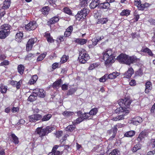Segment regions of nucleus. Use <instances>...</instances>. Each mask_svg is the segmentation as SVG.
<instances>
[{
	"mask_svg": "<svg viewBox=\"0 0 155 155\" xmlns=\"http://www.w3.org/2000/svg\"><path fill=\"white\" fill-rule=\"evenodd\" d=\"M37 41V39L35 38L29 39L26 45V50L27 51H29L31 50L33 47L34 44L36 43Z\"/></svg>",
	"mask_w": 155,
	"mask_h": 155,
	"instance_id": "7",
	"label": "nucleus"
},
{
	"mask_svg": "<svg viewBox=\"0 0 155 155\" xmlns=\"http://www.w3.org/2000/svg\"><path fill=\"white\" fill-rule=\"evenodd\" d=\"M89 10L85 7L80 11L78 12V14L76 15L75 17L77 20L81 21L83 20L89 12Z\"/></svg>",
	"mask_w": 155,
	"mask_h": 155,
	"instance_id": "4",
	"label": "nucleus"
},
{
	"mask_svg": "<svg viewBox=\"0 0 155 155\" xmlns=\"http://www.w3.org/2000/svg\"><path fill=\"white\" fill-rule=\"evenodd\" d=\"M103 58L106 64L114 63L115 60L116 52L111 49H108L103 53Z\"/></svg>",
	"mask_w": 155,
	"mask_h": 155,
	"instance_id": "1",
	"label": "nucleus"
},
{
	"mask_svg": "<svg viewBox=\"0 0 155 155\" xmlns=\"http://www.w3.org/2000/svg\"><path fill=\"white\" fill-rule=\"evenodd\" d=\"M22 81L21 80H20L18 82H17L16 81V85L15 87L16 88L18 89H19L20 88V87L21 86V84H22Z\"/></svg>",
	"mask_w": 155,
	"mask_h": 155,
	"instance_id": "49",
	"label": "nucleus"
},
{
	"mask_svg": "<svg viewBox=\"0 0 155 155\" xmlns=\"http://www.w3.org/2000/svg\"><path fill=\"white\" fill-rule=\"evenodd\" d=\"M143 73L142 70L140 68L139 69L138 71H137L136 72V74L137 76H141L143 74Z\"/></svg>",
	"mask_w": 155,
	"mask_h": 155,
	"instance_id": "53",
	"label": "nucleus"
},
{
	"mask_svg": "<svg viewBox=\"0 0 155 155\" xmlns=\"http://www.w3.org/2000/svg\"><path fill=\"white\" fill-rule=\"evenodd\" d=\"M84 120L83 118L82 117H79L78 118L76 121H74L72 122L73 124L74 125H76L80 123V122H82Z\"/></svg>",
	"mask_w": 155,
	"mask_h": 155,
	"instance_id": "42",
	"label": "nucleus"
},
{
	"mask_svg": "<svg viewBox=\"0 0 155 155\" xmlns=\"http://www.w3.org/2000/svg\"><path fill=\"white\" fill-rule=\"evenodd\" d=\"M23 36V34L22 33L19 32V33H17L15 35L16 41L18 42H21Z\"/></svg>",
	"mask_w": 155,
	"mask_h": 155,
	"instance_id": "22",
	"label": "nucleus"
},
{
	"mask_svg": "<svg viewBox=\"0 0 155 155\" xmlns=\"http://www.w3.org/2000/svg\"><path fill=\"white\" fill-rule=\"evenodd\" d=\"M135 134V132L134 130H130L126 132L124 134V136L127 137H132Z\"/></svg>",
	"mask_w": 155,
	"mask_h": 155,
	"instance_id": "26",
	"label": "nucleus"
},
{
	"mask_svg": "<svg viewBox=\"0 0 155 155\" xmlns=\"http://www.w3.org/2000/svg\"><path fill=\"white\" fill-rule=\"evenodd\" d=\"M19 111V108L18 107H13L12 109V111L13 113H16Z\"/></svg>",
	"mask_w": 155,
	"mask_h": 155,
	"instance_id": "58",
	"label": "nucleus"
},
{
	"mask_svg": "<svg viewBox=\"0 0 155 155\" xmlns=\"http://www.w3.org/2000/svg\"><path fill=\"white\" fill-rule=\"evenodd\" d=\"M91 0H79V5L80 7H85L88 5V2Z\"/></svg>",
	"mask_w": 155,
	"mask_h": 155,
	"instance_id": "20",
	"label": "nucleus"
},
{
	"mask_svg": "<svg viewBox=\"0 0 155 155\" xmlns=\"http://www.w3.org/2000/svg\"><path fill=\"white\" fill-rule=\"evenodd\" d=\"M11 137L12 138L13 142L15 144H18L19 143V141L18 138L14 134H12Z\"/></svg>",
	"mask_w": 155,
	"mask_h": 155,
	"instance_id": "36",
	"label": "nucleus"
},
{
	"mask_svg": "<svg viewBox=\"0 0 155 155\" xmlns=\"http://www.w3.org/2000/svg\"><path fill=\"white\" fill-rule=\"evenodd\" d=\"M59 20V18L58 17L55 16L51 18L49 21L50 24H54L57 22Z\"/></svg>",
	"mask_w": 155,
	"mask_h": 155,
	"instance_id": "35",
	"label": "nucleus"
},
{
	"mask_svg": "<svg viewBox=\"0 0 155 155\" xmlns=\"http://www.w3.org/2000/svg\"><path fill=\"white\" fill-rule=\"evenodd\" d=\"M87 40L85 39L77 38L75 40V42L81 45H83L86 44L87 42Z\"/></svg>",
	"mask_w": 155,
	"mask_h": 155,
	"instance_id": "25",
	"label": "nucleus"
},
{
	"mask_svg": "<svg viewBox=\"0 0 155 155\" xmlns=\"http://www.w3.org/2000/svg\"><path fill=\"white\" fill-rule=\"evenodd\" d=\"M149 132V131L148 130H144L141 132L140 134H142L141 136H143L144 138L145 136L148 135Z\"/></svg>",
	"mask_w": 155,
	"mask_h": 155,
	"instance_id": "46",
	"label": "nucleus"
},
{
	"mask_svg": "<svg viewBox=\"0 0 155 155\" xmlns=\"http://www.w3.org/2000/svg\"><path fill=\"white\" fill-rule=\"evenodd\" d=\"M145 86V92L146 93H148L150 90H151L152 88L151 83L150 81H147L146 83Z\"/></svg>",
	"mask_w": 155,
	"mask_h": 155,
	"instance_id": "19",
	"label": "nucleus"
},
{
	"mask_svg": "<svg viewBox=\"0 0 155 155\" xmlns=\"http://www.w3.org/2000/svg\"><path fill=\"white\" fill-rule=\"evenodd\" d=\"M98 66L97 63H93L91 64L89 67V70H92Z\"/></svg>",
	"mask_w": 155,
	"mask_h": 155,
	"instance_id": "47",
	"label": "nucleus"
},
{
	"mask_svg": "<svg viewBox=\"0 0 155 155\" xmlns=\"http://www.w3.org/2000/svg\"><path fill=\"white\" fill-rule=\"evenodd\" d=\"M148 21L151 25H155V19L152 18L150 19Z\"/></svg>",
	"mask_w": 155,
	"mask_h": 155,
	"instance_id": "63",
	"label": "nucleus"
},
{
	"mask_svg": "<svg viewBox=\"0 0 155 155\" xmlns=\"http://www.w3.org/2000/svg\"><path fill=\"white\" fill-rule=\"evenodd\" d=\"M128 56L125 54H121L116 58L119 62L128 64Z\"/></svg>",
	"mask_w": 155,
	"mask_h": 155,
	"instance_id": "5",
	"label": "nucleus"
},
{
	"mask_svg": "<svg viewBox=\"0 0 155 155\" xmlns=\"http://www.w3.org/2000/svg\"><path fill=\"white\" fill-rule=\"evenodd\" d=\"M100 5L99 1L98 0H94L92 1L90 5V7L91 9H94L96 7Z\"/></svg>",
	"mask_w": 155,
	"mask_h": 155,
	"instance_id": "14",
	"label": "nucleus"
},
{
	"mask_svg": "<svg viewBox=\"0 0 155 155\" xmlns=\"http://www.w3.org/2000/svg\"><path fill=\"white\" fill-rule=\"evenodd\" d=\"M64 36H60L58 38H57V40L58 41H60V42L63 41H64Z\"/></svg>",
	"mask_w": 155,
	"mask_h": 155,
	"instance_id": "61",
	"label": "nucleus"
},
{
	"mask_svg": "<svg viewBox=\"0 0 155 155\" xmlns=\"http://www.w3.org/2000/svg\"><path fill=\"white\" fill-rule=\"evenodd\" d=\"M9 35L7 33L2 30L0 31V38L5 39Z\"/></svg>",
	"mask_w": 155,
	"mask_h": 155,
	"instance_id": "27",
	"label": "nucleus"
},
{
	"mask_svg": "<svg viewBox=\"0 0 155 155\" xmlns=\"http://www.w3.org/2000/svg\"><path fill=\"white\" fill-rule=\"evenodd\" d=\"M51 114H47L43 116L41 118V120L42 121H46L49 120L51 117Z\"/></svg>",
	"mask_w": 155,
	"mask_h": 155,
	"instance_id": "30",
	"label": "nucleus"
},
{
	"mask_svg": "<svg viewBox=\"0 0 155 155\" xmlns=\"http://www.w3.org/2000/svg\"><path fill=\"white\" fill-rule=\"evenodd\" d=\"M97 111L98 109L97 108H94L90 111L89 113L91 115H94L96 114Z\"/></svg>",
	"mask_w": 155,
	"mask_h": 155,
	"instance_id": "41",
	"label": "nucleus"
},
{
	"mask_svg": "<svg viewBox=\"0 0 155 155\" xmlns=\"http://www.w3.org/2000/svg\"><path fill=\"white\" fill-rule=\"evenodd\" d=\"M33 93L37 96L41 98L44 97L45 95V92L42 89L36 88L33 90Z\"/></svg>",
	"mask_w": 155,
	"mask_h": 155,
	"instance_id": "8",
	"label": "nucleus"
},
{
	"mask_svg": "<svg viewBox=\"0 0 155 155\" xmlns=\"http://www.w3.org/2000/svg\"><path fill=\"white\" fill-rule=\"evenodd\" d=\"M141 51L143 52L147 53L150 56L153 57L154 55L151 50L147 48H143L141 50Z\"/></svg>",
	"mask_w": 155,
	"mask_h": 155,
	"instance_id": "17",
	"label": "nucleus"
},
{
	"mask_svg": "<svg viewBox=\"0 0 155 155\" xmlns=\"http://www.w3.org/2000/svg\"><path fill=\"white\" fill-rule=\"evenodd\" d=\"M7 90L6 86H4L3 85H0V91L2 93H5L6 92Z\"/></svg>",
	"mask_w": 155,
	"mask_h": 155,
	"instance_id": "39",
	"label": "nucleus"
},
{
	"mask_svg": "<svg viewBox=\"0 0 155 155\" xmlns=\"http://www.w3.org/2000/svg\"><path fill=\"white\" fill-rule=\"evenodd\" d=\"M74 114L73 112L65 111H64L63 113V115L65 117H69L71 116Z\"/></svg>",
	"mask_w": 155,
	"mask_h": 155,
	"instance_id": "33",
	"label": "nucleus"
},
{
	"mask_svg": "<svg viewBox=\"0 0 155 155\" xmlns=\"http://www.w3.org/2000/svg\"><path fill=\"white\" fill-rule=\"evenodd\" d=\"M124 99H121L119 100L118 101V103L119 105V106H123L124 105Z\"/></svg>",
	"mask_w": 155,
	"mask_h": 155,
	"instance_id": "57",
	"label": "nucleus"
},
{
	"mask_svg": "<svg viewBox=\"0 0 155 155\" xmlns=\"http://www.w3.org/2000/svg\"><path fill=\"white\" fill-rule=\"evenodd\" d=\"M24 69V66L22 64H20L18 67V71L19 74L22 75L23 74Z\"/></svg>",
	"mask_w": 155,
	"mask_h": 155,
	"instance_id": "29",
	"label": "nucleus"
},
{
	"mask_svg": "<svg viewBox=\"0 0 155 155\" xmlns=\"http://www.w3.org/2000/svg\"><path fill=\"white\" fill-rule=\"evenodd\" d=\"M62 83L61 79H58L53 83L52 87L54 89H58L60 87Z\"/></svg>",
	"mask_w": 155,
	"mask_h": 155,
	"instance_id": "13",
	"label": "nucleus"
},
{
	"mask_svg": "<svg viewBox=\"0 0 155 155\" xmlns=\"http://www.w3.org/2000/svg\"><path fill=\"white\" fill-rule=\"evenodd\" d=\"M90 57L84 49L81 50L79 52L78 60L82 64H84L89 59Z\"/></svg>",
	"mask_w": 155,
	"mask_h": 155,
	"instance_id": "3",
	"label": "nucleus"
},
{
	"mask_svg": "<svg viewBox=\"0 0 155 155\" xmlns=\"http://www.w3.org/2000/svg\"><path fill=\"white\" fill-rule=\"evenodd\" d=\"M141 148V145L140 144H137L135 145L133 148L132 150L133 152H135L137 150L140 149Z\"/></svg>",
	"mask_w": 155,
	"mask_h": 155,
	"instance_id": "40",
	"label": "nucleus"
},
{
	"mask_svg": "<svg viewBox=\"0 0 155 155\" xmlns=\"http://www.w3.org/2000/svg\"><path fill=\"white\" fill-rule=\"evenodd\" d=\"M134 73V71L133 69L131 68H129L127 72L125 73L124 75L126 78H129Z\"/></svg>",
	"mask_w": 155,
	"mask_h": 155,
	"instance_id": "16",
	"label": "nucleus"
},
{
	"mask_svg": "<svg viewBox=\"0 0 155 155\" xmlns=\"http://www.w3.org/2000/svg\"><path fill=\"white\" fill-rule=\"evenodd\" d=\"M76 91V89L75 88H71L69 90L68 92V95H71L73 94V93H74Z\"/></svg>",
	"mask_w": 155,
	"mask_h": 155,
	"instance_id": "51",
	"label": "nucleus"
},
{
	"mask_svg": "<svg viewBox=\"0 0 155 155\" xmlns=\"http://www.w3.org/2000/svg\"><path fill=\"white\" fill-rule=\"evenodd\" d=\"M110 5L108 2H104L100 4L98 8L101 9H108L110 8Z\"/></svg>",
	"mask_w": 155,
	"mask_h": 155,
	"instance_id": "15",
	"label": "nucleus"
},
{
	"mask_svg": "<svg viewBox=\"0 0 155 155\" xmlns=\"http://www.w3.org/2000/svg\"><path fill=\"white\" fill-rule=\"evenodd\" d=\"M107 79V74H106L101 78H100L99 81L100 82H103L105 81Z\"/></svg>",
	"mask_w": 155,
	"mask_h": 155,
	"instance_id": "48",
	"label": "nucleus"
},
{
	"mask_svg": "<svg viewBox=\"0 0 155 155\" xmlns=\"http://www.w3.org/2000/svg\"><path fill=\"white\" fill-rule=\"evenodd\" d=\"M124 105L126 107H128L131 103V101L128 98H125L124 99Z\"/></svg>",
	"mask_w": 155,
	"mask_h": 155,
	"instance_id": "31",
	"label": "nucleus"
},
{
	"mask_svg": "<svg viewBox=\"0 0 155 155\" xmlns=\"http://www.w3.org/2000/svg\"><path fill=\"white\" fill-rule=\"evenodd\" d=\"M29 118L30 121L35 122L41 119L42 117L40 114H35L29 116Z\"/></svg>",
	"mask_w": 155,
	"mask_h": 155,
	"instance_id": "11",
	"label": "nucleus"
},
{
	"mask_svg": "<svg viewBox=\"0 0 155 155\" xmlns=\"http://www.w3.org/2000/svg\"><path fill=\"white\" fill-rule=\"evenodd\" d=\"M139 10H143L144 9L143 4H141V3L138 5L137 6Z\"/></svg>",
	"mask_w": 155,
	"mask_h": 155,
	"instance_id": "54",
	"label": "nucleus"
},
{
	"mask_svg": "<svg viewBox=\"0 0 155 155\" xmlns=\"http://www.w3.org/2000/svg\"><path fill=\"white\" fill-rule=\"evenodd\" d=\"M68 56L65 55H63L61 58V62L62 63L65 62L68 59Z\"/></svg>",
	"mask_w": 155,
	"mask_h": 155,
	"instance_id": "44",
	"label": "nucleus"
},
{
	"mask_svg": "<svg viewBox=\"0 0 155 155\" xmlns=\"http://www.w3.org/2000/svg\"><path fill=\"white\" fill-rule=\"evenodd\" d=\"M130 11L129 10H122V12L120 13V15L122 16H127L130 15Z\"/></svg>",
	"mask_w": 155,
	"mask_h": 155,
	"instance_id": "28",
	"label": "nucleus"
},
{
	"mask_svg": "<svg viewBox=\"0 0 155 155\" xmlns=\"http://www.w3.org/2000/svg\"><path fill=\"white\" fill-rule=\"evenodd\" d=\"M90 115L89 113H85L82 114L81 116L82 118H83V120H84L87 119H91V117H90Z\"/></svg>",
	"mask_w": 155,
	"mask_h": 155,
	"instance_id": "38",
	"label": "nucleus"
},
{
	"mask_svg": "<svg viewBox=\"0 0 155 155\" xmlns=\"http://www.w3.org/2000/svg\"><path fill=\"white\" fill-rule=\"evenodd\" d=\"M120 151L117 149H115L113 150L108 155H120Z\"/></svg>",
	"mask_w": 155,
	"mask_h": 155,
	"instance_id": "37",
	"label": "nucleus"
},
{
	"mask_svg": "<svg viewBox=\"0 0 155 155\" xmlns=\"http://www.w3.org/2000/svg\"><path fill=\"white\" fill-rule=\"evenodd\" d=\"M0 28L1 30L6 32L9 35L11 32L10 30L12 29L11 26L7 24H5L2 25L1 26Z\"/></svg>",
	"mask_w": 155,
	"mask_h": 155,
	"instance_id": "9",
	"label": "nucleus"
},
{
	"mask_svg": "<svg viewBox=\"0 0 155 155\" xmlns=\"http://www.w3.org/2000/svg\"><path fill=\"white\" fill-rule=\"evenodd\" d=\"M75 125L73 124V125H71L68 126L66 128V130L69 132L72 131L75 127Z\"/></svg>",
	"mask_w": 155,
	"mask_h": 155,
	"instance_id": "32",
	"label": "nucleus"
},
{
	"mask_svg": "<svg viewBox=\"0 0 155 155\" xmlns=\"http://www.w3.org/2000/svg\"><path fill=\"white\" fill-rule=\"evenodd\" d=\"M141 134H140L137 138V140L138 142H140L141 141L144 139V137L141 136Z\"/></svg>",
	"mask_w": 155,
	"mask_h": 155,
	"instance_id": "52",
	"label": "nucleus"
},
{
	"mask_svg": "<svg viewBox=\"0 0 155 155\" xmlns=\"http://www.w3.org/2000/svg\"><path fill=\"white\" fill-rule=\"evenodd\" d=\"M42 128V127H38L35 131V133L38 134L40 137L47 135L48 133L54 130V127L52 126H47L43 129Z\"/></svg>",
	"mask_w": 155,
	"mask_h": 155,
	"instance_id": "2",
	"label": "nucleus"
},
{
	"mask_svg": "<svg viewBox=\"0 0 155 155\" xmlns=\"http://www.w3.org/2000/svg\"><path fill=\"white\" fill-rule=\"evenodd\" d=\"M37 95L33 93V92L32 94L28 98V101L30 102H33L37 99Z\"/></svg>",
	"mask_w": 155,
	"mask_h": 155,
	"instance_id": "24",
	"label": "nucleus"
},
{
	"mask_svg": "<svg viewBox=\"0 0 155 155\" xmlns=\"http://www.w3.org/2000/svg\"><path fill=\"white\" fill-rule=\"evenodd\" d=\"M127 114L125 113L122 114L121 115H118L117 116V118L119 120H120L123 119L124 118V117Z\"/></svg>",
	"mask_w": 155,
	"mask_h": 155,
	"instance_id": "55",
	"label": "nucleus"
},
{
	"mask_svg": "<svg viewBox=\"0 0 155 155\" xmlns=\"http://www.w3.org/2000/svg\"><path fill=\"white\" fill-rule=\"evenodd\" d=\"M68 85L66 84H64L61 86L62 90L65 91L68 89Z\"/></svg>",
	"mask_w": 155,
	"mask_h": 155,
	"instance_id": "62",
	"label": "nucleus"
},
{
	"mask_svg": "<svg viewBox=\"0 0 155 155\" xmlns=\"http://www.w3.org/2000/svg\"><path fill=\"white\" fill-rule=\"evenodd\" d=\"M111 130H112L113 133L116 134L117 131V126H114V127L112 128V129Z\"/></svg>",
	"mask_w": 155,
	"mask_h": 155,
	"instance_id": "60",
	"label": "nucleus"
},
{
	"mask_svg": "<svg viewBox=\"0 0 155 155\" xmlns=\"http://www.w3.org/2000/svg\"><path fill=\"white\" fill-rule=\"evenodd\" d=\"M11 3V0H5L2 7V8L4 10L8 9L10 7Z\"/></svg>",
	"mask_w": 155,
	"mask_h": 155,
	"instance_id": "18",
	"label": "nucleus"
},
{
	"mask_svg": "<svg viewBox=\"0 0 155 155\" xmlns=\"http://www.w3.org/2000/svg\"><path fill=\"white\" fill-rule=\"evenodd\" d=\"M56 1V0H49V3L50 5H53L54 7H55L56 5L55 4V2Z\"/></svg>",
	"mask_w": 155,
	"mask_h": 155,
	"instance_id": "56",
	"label": "nucleus"
},
{
	"mask_svg": "<svg viewBox=\"0 0 155 155\" xmlns=\"http://www.w3.org/2000/svg\"><path fill=\"white\" fill-rule=\"evenodd\" d=\"M119 75V73L117 72H113L108 75L107 74V79H112L116 78Z\"/></svg>",
	"mask_w": 155,
	"mask_h": 155,
	"instance_id": "21",
	"label": "nucleus"
},
{
	"mask_svg": "<svg viewBox=\"0 0 155 155\" xmlns=\"http://www.w3.org/2000/svg\"><path fill=\"white\" fill-rule=\"evenodd\" d=\"M37 26V25L36 22L35 21H32L25 25V28L26 30L30 31L34 30Z\"/></svg>",
	"mask_w": 155,
	"mask_h": 155,
	"instance_id": "6",
	"label": "nucleus"
},
{
	"mask_svg": "<svg viewBox=\"0 0 155 155\" xmlns=\"http://www.w3.org/2000/svg\"><path fill=\"white\" fill-rule=\"evenodd\" d=\"M150 111L151 113L155 114V103L152 107L150 110Z\"/></svg>",
	"mask_w": 155,
	"mask_h": 155,
	"instance_id": "64",
	"label": "nucleus"
},
{
	"mask_svg": "<svg viewBox=\"0 0 155 155\" xmlns=\"http://www.w3.org/2000/svg\"><path fill=\"white\" fill-rule=\"evenodd\" d=\"M140 59L137 58L135 56L129 57L128 61V65H130L131 63L135 62H138L140 61Z\"/></svg>",
	"mask_w": 155,
	"mask_h": 155,
	"instance_id": "12",
	"label": "nucleus"
},
{
	"mask_svg": "<svg viewBox=\"0 0 155 155\" xmlns=\"http://www.w3.org/2000/svg\"><path fill=\"white\" fill-rule=\"evenodd\" d=\"M45 37L46 38L48 42L52 43L54 42V39L51 36L49 33H45Z\"/></svg>",
	"mask_w": 155,
	"mask_h": 155,
	"instance_id": "23",
	"label": "nucleus"
},
{
	"mask_svg": "<svg viewBox=\"0 0 155 155\" xmlns=\"http://www.w3.org/2000/svg\"><path fill=\"white\" fill-rule=\"evenodd\" d=\"M46 54V52L41 54L37 58V61H40L42 60L45 57Z\"/></svg>",
	"mask_w": 155,
	"mask_h": 155,
	"instance_id": "43",
	"label": "nucleus"
},
{
	"mask_svg": "<svg viewBox=\"0 0 155 155\" xmlns=\"http://www.w3.org/2000/svg\"><path fill=\"white\" fill-rule=\"evenodd\" d=\"M9 64V61H8L7 60H5V61L2 62L1 63V65H8Z\"/></svg>",
	"mask_w": 155,
	"mask_h": 155,
	"instance_id": "59",
	"label": "nucleus"
},
{
	"mask_svg": "<svg viewBox=\"0 0 155 155\" xmlns=\"http://www.w3.org/2000/svg\"><path fill=\"white\" fill-rule=\"evenodd\" d=\"M115 113L117 114H120L122 113L123 114H127L129 113V111L126 108L120 106L116 109L115 111Z\"/></svg>",
	"mask_w": 155,
	"mask_h": 155,
	"instance_id": "10",
	"label": "nucleus"
},
{
	"mask_svg": "<svg viewBox=\"0 0 155 155\" xmlns=\"http://www.w3.org/2000/svg\"><path fill=\"white\" fill-rule=\"evenodd\" d=\"M49 10V7L48 6L44 7L41 9V12L44 15L47 14Z\"/></svg>",
	"mask_w": 155,
	"mask_h": 155,
	"instance_id": "34",
	"label": "nucleus"
},
{
	"mask_svg": "<svg viewBox=\"0 0 155 155\" xmlns=\"http://www.w3.org/2000/svg\"><path fill=\"white\" fill-rule=\"evenodd\" d=\"M64 12L69 15H71V10L68 8H65L64 9Z\"/></svg>",
	"mask_w": 155,
	"mask_h": 155,
	"instance_id": "50",
	"label": "nucleus"
},
{
	"mask_svg": "<svg viewBox=\"0 0 155 155\" xmlns=\"http://www.w3.org/2000/svg\"><path fill=\"white\" fill-rule=\"evenodd\" d=\"M108 19L107 18H101L100 21H98V23H101L102 24L106 23L108 21Z\"/></svg>",
	"mask_w": 155,
	"mask_h": 155,
	"instance_id": "45",
	"label": "nucleus"
}]
</instances>
